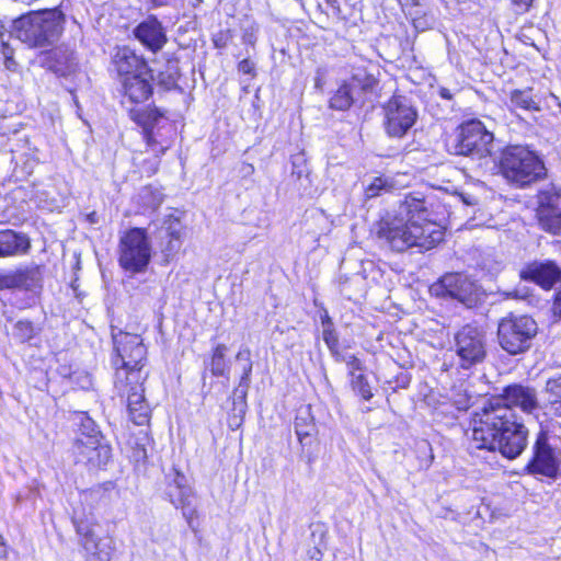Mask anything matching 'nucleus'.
<instances>
[{"label": "nucleus", "instance_id": "6", "mask_svg": "<svg viewBox=\"0 0 561 561\" xmlns=\"http://www.w3.org/2000/svg\"><path fill=\"white\" fill-rule=\"evenodd\" d=\"M500 168L504 178L519 187L530 185L547 175L545 162L538 152L522 145H511L503 149Z\"/></svg>", "mask_w": 561, "mask_h": 561}, {"label": "nucleus", "instance_id": "63", "mask_svg": "<svg viewBox=\"0 0 561 561\" xmlns=\"http://www.w3.org/2000/svg\"><path fill=\"white\" fill-rule=\"evenodd\" d=\"M414 210L423 211V210H426V208L424 206H420V207H416Z\"/></svg>", "mask_w": 561, "mask_h": 561}, {"label": "nucleus", "instance_id": "7", "mask_svg": "<svg viewBox=\"0 0 561 561\" xmlns=\"http://www.w3.org/2000/svg\"><path fill=\"white\" fill-rule=\"evenodd\" d=\"M538 334V323L528 314L507 313L497 322L496 340L508 355L527 353Z\"/></svg>", "mask_w": 561, "mask_h": 561}, {"label": "nucleus", "instance_id": "34", "mask_svg": "<svg viewBox=\"0 0 561 561\" xmlns=\"http://www.w3.org/2000/svg\"><path fill=\"white\" fill-rule=\"evenodd\" d=\"M511 103L513 106L525 111H538V103L533 96V90H514L511 92Z\"/></svg>", "mask_w": 561, "mask_h": 561}, {"label": "nucleus", "instance_id": "48", "mask_svg": "<svg viewBox=\"0 0 561 561\" xmlns=\"http://www.w3.org/2000/svg\"><path fill=\"white\" fill-rule=\"evenodd\" d=\"M504 296L511 299H526L530 296V290L527 286H518L511 291H505Z\"/></svg>", "mask_w": 561, "mask_h": 561}, {"label": "nucleus", "instance_id": "25", "mask_svg": "<svg viewBox=\"0 0 561 561\" xmlns=\"http://www.w3.org/2000/svg\"><path fill=\"white\" fill-rule=\"evenodd\" d=\"M347 84L360 96L362 94L374 93L378 87V79L365 65L352 66L351 77L345 80Z\"/></svg>", "mask_w": 561, "mask_h": 561}, {"label": "nucleus", "instance_id": "1", "mask_svg": "<svg viewBox=\"0 0 561 561\" xmlns=\"http://www.w3.org/2000/svg\"><path fill=\"white\" fill-rule=\"evenodd\" d=\"M537 390L523 383H512L502 393L489 399L471 417V454L499 451L507 459L517 458L527 447L528 430L518 421L513 408L527 414L540 408Z\"/></svg>", "mask_w": 561, "mask_h": 561}, {"label": "nucleus", "instance_id": "55", "mask_svg": "<svg viewBox=\"0 0 561 561\" xmlns=\"http://www.w3.org/2000/svg\"><path fill=\"white\" fill-rule=\"evenodd\" d=\"M458 91H459L458 89L450 90L446 87L437 88V94L439 95L440 99L446 100V101H451L454 99L455 93Z\"/></svg>", "mask_w": 561, "mask_h": 561}, {"label": "nucleus", "instance_id": "28", "mask_svg": "<svg viewBox=\"0 0 561 561\" xmlns=\"http://www.w3.org/2000/svg\"><path fill=\"white\" fill-rule=\"evenodd\" d=\"M360 96L345 81L333 92L329 100V107L334 111H347Z\"/></svg>", "mask_w": 561, "mask_h": 561}, {"label": "nucleus", "instance_id": "62", "mask_svg": "<svg viewBox=\"0 0 561 561\" xmlns=\"http://www.w3.org/2000/svg\"><path fill=\"white\" fill-rule=\"evenodd\" d=\"M525 44H528V45H531V46H535L534 43H530V39L529 37H526V39L524 41Z\"/></svg>", "mask_w": 561, "mask_h": 561}, {"label": "nucleus", "instance_id": "29", "mask_svg": "<svg viewBox=\"0 0 561 561\" xmlns=\"http://www.w3.org/2000/svg\"><path fill=\"white\" fill-rule=\"evenodd\" d=\"M164 198L161 190L153 185H147L139 190L136 195V204L148 210H158Z\"/></svg>", "mask_w": 561, "mask_h": 561}, {"label": "nucleus", "instance_id": "24", "mask_svg": "<svg viewBox=\"0 0 561 561\" xmlns=\"http://www.w3.org/2000/svg\"><path fill=\"white\" fill-rule=\"evenodd\" d=\"M543 402L540 405L548 417H561V374L547 379L543 388Z\"/></svg>", "mask_w": 561, "mask_h": 561}, {"label": "nucleus", "instance_id": "37", "mask_svg": "<svg viewBox=\"0 0 561 561\" xmlns=\"http://www.w3.org/2000/svg\"><path fill=\"white\" fill-rule=\"evenodd\" d=\"M242 43L245 45L254 46L257 39L259 25L250 18H244L241 21Z\"/></svg>", "mask_w": 561, "mask_h": 561}, {"label": "nucleus", "instance_id": "56", "mask_svg": "<svg viewBox=\"0 0 561 561\" xmlns=\"http://www.w3.org/2000/svg\"><path fill=\"white\" fill-rule=\"evenodd\" d=\"M320 319H321L322 331L334 327V323H333L331 317L329 316L328 311H324L323 314H321Z\"/></svg>", "mask_w": 561, "mask_h": 561}, {"label": "nucleus", "instance_id": "17", "mask_svg": "<svg viewBox=\"0 0 561 561\" xmlns=\"http://www.w3.org/2000/svg\"><path fill=\"white\" fill-rule=\"evenodd\" d=\"M519 277L550 290L561 284V267L551 260L533 261L520 270Z\"/></svg>", "mask_w": 561, "mask_h": 561}, {"label": "nucleus", "instance_id": "15", "mask_svg": "<svg viewBox=\"0 0 561 561\" xmlns=\"http://www.w3.org/2000/svg\"><path fill=\"white\" fill-rule=\"evenodd\" d=\"M145 381H129L126 387H115L118 396L126 398L130 421L136 425L149 422L150 408L145 398Z\"/></svg>", "mask_w": 561, "mask_h": 561}, {"label": "nucleus", "instance_id": "32", "mask_svg": "<svg viewBox=\"0 0 561 561\" xmlns=\"http://www.w3.org/2000/svg\"><path fill=\"white\" fill-rule=\"evenodd\" d=\"M78 435L76 439H101L104 438L95 422L85 413L78 414Z\"/></svg>", "mask_w": 561, "mask_h": 561}, {"label": "nucleus", "instance_id": "46", "mask_svg": "<svg viewBox=\"0 0 561 561\" xmlns=\"http://www.w3.org/2000/svg\"><path fill=\"white\" fill-rule=\"evenodd\" d=\"M382 190H385V181L381 178H376L365 191L366 198L378 196Z\"/></svg>", "mask_w": 561, "mask_h": 561}, {"label": "nucleus", "instance_id": "16", "mask_svg": "<svg viewBox=\"0 0 561 561\" xmlns=\"http://www.w3.org/2000/svg\"><path fill=\"white\" fill-rule=\"evenodd\" d=\"M133 36L153 54L159 53L168 43L167 28L154 14H149L141 20L133 28Z\"/></svg>", "mask_w": 561, "mask_h": 561}, {"label": "nucleus", "instance_id": "38", "mask_svg": "<svg viewBox=\"0 0 561 561\" xmlns=\"http://www.w3.org/2000/svg\"><path fill=\"white\" fill-rule=\"evenodd\" d=\"M542 227L554 234H561V213H538Z\"/></svg>", "mask_w": 561, "mask_h": 561}, {"label": "nucleus", "instance_id": "5", "mask_svg": "<svg viewBox=\"0 0 561 561\" xmlns=\"http://www.w3.org/2000/svg\"><path fill=\"white\" fill-rule=\"evenodd\" d=\"M147 348L137 334L119 331L113 334V355L111 363L115 369L114 387H126L129 381H145L147 373H142Z\"/></svg>", "mask_w": 561, "mask_h": 561}, {"label": "nucleus", "instance_id": "45", "mask_svg": "<svg viewBox=\"0 0 561 561\" xmlns=\"http://www.w3.org/2000/svg\"><path fill=\"white\" fill-rule=\"evenodd\" d=\"M236 359L243 362L242 370L249 369V375L252 374L253 363L251 359V351L248 347H242L236 355Z\"/></svg>", "mask_w": 561, "mask_h": 561}, {"label": "nucleus", "instance_id": "36", "mask_svg": "<svg viewBox=\"0 0 561 561\" xmlns=\"http://www.w3.org/2000/svg\"><path fill=\"white\" fill-rule=\"evenodd\" d=\"M13 337L21 343L28 342L37 334V329L28 320H19L13 327Z\"/></svg>", "mask_w": 561, "mask_h": 561}, {"label": "nucleus", "instance_id": "22", "mask_svg": "<svg viewBox=\"0 0 561 561\" xmlns=\"http://www.w3.org/2000/svg\"><path fill=\"white\" fill-rule=\"evenodd\" d=\"M30 249L31 240L26 233L0 230V257L25 255Z\"/></svg>", "mask_w": 561, "mask_h": 561}, {"label": "nucleus", "instance_id": "57", "mask_svg": "<svg viewBox=\"0 0 561 561\" xmlns=\"http://www.w3.org/2000/svg\"><path fill=\"white\" fill-rule=\"evenodd\" d=\"M8 556V547L3 539V537L0 535V561H7Z\"/></svg>", "mask_w": 561, "mask_h": 561}, {"label": "nucleus", "instance_id": "20", "mask_svg": "<svg viewBox=\"0 0 561 561\" xmlns=\"http://www.w3.org/2000/svg\"><path fill=\"white\" fill-rule=\"evenodd\" d=\"M112 65L119 81L127 76L148 73L151 70L145 58L128 46L117 47L112 57Z\"/></svg>", "mask_w": 561, "mask_h": 561}, {"label": "nucleus", "instance_id": "3", "mask_svg": "<svg viewBox=\"0 0 561 561\" xmlns=\"http://www.w3.org/2000/svg\"><path fill=\"white\" fill-rule=\"evenodd\" d=\"M152 71L142 75L127 76L122 79V105L128 111L129 117L142 128L147 145L153 148L158 141L154 128L159 126L163 114L157 107L139 106L148 101L153 93Z\"/></svg>", "mask_w": 561, "mask_h": 561}, {"label": "nucleus", "instance_id": "60", "mask_svg": "<svg viewBox=\"0 0 561 561\" xmlns=\"http://www.w3.org/2000/svg\"><path fill=\"white\" fill-rule=\"evenodd\" d=\"M215 46H216V47H224V46H225V43H221V41H220V39H216V41H215Z\"/></svg>", "mask_w": 561, "mask_h": 561}, {"label": "nucleus", "instance_id": "42", "mask_svg": "<svg viewBox=\"0 0 561 561\" xmlns=\"http://www.w3.org/2000/svg\"><path fill=\"white\" fill-rule=\"evenodd\" d=\"M251 375H249V369H243V374L240 377L239 383L233 390V397H240L241 399H247L248 390L250 388Z\"/></svg>", "mask_w": 561, "mask_h": 561}, {"label": "nucleus", "instance_id": "8", "mask_svg": "<svg viewBox=\"0 0 561 561\" xmlns=\"http://www.w3.org/2000/svg\"><path fill=\"white\" fill-rule=\"evenodd\" d=\"M494 136L479 119L463 122L455 137L448 142L449 151L454 154L482 160L492 152Z\"/></svg>", "mask_w": 561, "mask_h": 561}, {"label": "nucleus", "instance_id": "40", "mask_svg": "<svg viewBox=\"0 0 561 561\" xmlns=\"http://www.w3.org/2000/svg\"><path fill=\"white\" fill-rule=\"evenodd\" d=\"M352 387L364 400H370L373 392L366 377L362 374L352 377Z\"/></svg>", "mask_w": 561, "mask_h": 561}, {"label": "nucleus", "instance_id": "33", "mask_svg": "<svg viewBox=\"0 0 561 561\" xmlns=\"http://www.w3.org/2000/svg\"><path fill=\"white\" fill-rule=\"evenodd\" d=\"M309 168L307 159L302 152L291 156V176L300 183V187L306 190L311 181L309 179Z\"/></svg>", "mask_w": 561, "mask_h": 561}, {"label": "nucleus", "instance_id": "11", "mask_svg": "<svg viewBox=\"0 0 561 561\" xmlns=\"http://www.w3.org/2000/svg\"><path fill=\"white\" fill-rule=\"evenodd\" d=\"M151 252L146 229L131 228L121 237L118 264L127 273H142L150 263Z\"/></svg>", "mask_w": 561, "mask_h": 561}, {"label": "nucleus", "instance_id": "18", "mask_svg": "<svg viewBox=\"0 0 561 561\" xmlns=\"http://www.w3.org/2000/svg\"><path fill=\"white\" fill-rule=\"evenodd\" d=\"M111 446L105 438L76 439L73 444L76 461L90 465L92 468L105 466L111 458Z\"/></svg>", "mask_w": 561, "mask_h": 561}, {"label": "nucleus", "instance_id": "14", "mask_svg": "<svg viewBox=\"0 0 561 561\" xmlns=\"http://www.w3.org/2000/svg\"><path fill=\"white\" fill-rule=\"evenodd\" d=\"M43 287V272L36 264L0 272V290L37 293Z\"/></svg>", "mask_w": 561, "mask_h": 561}, {"label": "nucleus", "instance_id": "59", "mask_svg": "<svg viewBox=\"0 0 561 561\" xmlns=\"http://www.w3.org/2000/svg\"><path fill=\"white\" fill-rule=\"evenodd\" d=\"M242 171H243L245 174H250V173H252V172L254 171V168H253V165L248 164V165H245V167L243 168V170H242Z\"/></svg>", "mask_w": 561, "mask_h": 561}, {"label": "nucleus", "instance_id": "53", "mask_svg": "<svg viewBox=\"0 0 561 561\" xmlns=\"http://www.w3.org/2000/svg\"><path fill=\"white\" fill-rule=\"evenodd\" d=\"M534 0H512L517 13H525L529 10Z\"/></svg>", "mask_w": 561, "mask_h": 561}, {"label": "nucleus", "instance_id": "10", "mask_svg": "<svg viewBox=\"0 0 561 561\" xmlns=\"http://www.w3.org/2000/svg\"><path fill=\"white\" fill-rule=\"evenodd\" d=\"M430 291L438 298L456 300L468 309L477 308L485 300L482 287L461 273L443 275L431 285Z\"/></svg>", "mask_w": 561, "mask_h": 561}, {"label": "nucleus", "instance_id": "58", "mask_svg": "<svg viewBox=\"0 0 561 561\" xmlns=\"http://www.w3.org/2000/svg\"><path fill=\"white\" fill-rule=\"evenodd\" d=\"M95 215L96 213H88L85 215V220L89 222V224H95L98 220L95 218Z\"/></svg>", "mask_w": 561, "mask_h": 561}, {"label": "nucleus", "instance_id": "19", "mask_svg": "<svg viewBox=\"0 0 561 561\" xmlns=\"http://www.w3.org/2000/svg\"><path fill=\"white\" fill-rule=\"evenodd\" d=\"M78 534L83 536V548L88 554V561H111L115 552L114 539L110 536H99L94 529L78 525Z\"/></svg>", "mask_w": 561, "mask_h": 561}, {"label": "nucleus", "instance_id": "9", "mask_svg": "<svg viewBox=\"0 0 561 561\" xmlns=\"http://www.w3.org/2000/svg\"><path fill=\"white\" fill-rule=\"evenodd\" d=\"M561 466L560 437L540 427L531 446V458L526 470L530 474L557 478Z\"/></svg>", "mask_w": 561, "mask_h": 561}, {"label": "nucleus", "instance_id": "51", "mask_svg": "<svg viewBox=\"0 0 561 561\" xmlns=\"http://www.w3.org/2000/svg\"><path fill=\"white\" fill-rule=\"evenodd\" d=\"M238 70L244 75L254 76L255 65L249 58H244L238 64Z\"/></svg>", "mask_w": 561, "mask_h": 561}, {"label": "nucleus", "instance_id": "30", "mask_svg": "<svg viewBox=\"0 0 561 561\" xmlns=\"http://www.w3.org/2000/svg\"><path fill=\"white\" fill-rule=\"evenodd\" d=\"M561 187L547 184L537 194L538 207L535 210H559Z\"/></svg>", "mask_w": 561, "mask_h": 561}, {"label": "nucleus", "instance_id": "26", "mask_svg": "<svg viewBox=\"0 0 561 561\" xmlns=\"http://www.w3.org/2000/svg\"><path fill=\"white\" fill-rule=\"evenodd\" d=\"M41 67L48 69L57 76H66L70 72L72 62L66 51L55 48L41 53L37 56Z\"/></svg>", "mask_w": 561, "mask_h": 561}, {"label": "nucleus", "instance_id": "12", "mask_svg": "<svg viewBox=\"0 0 561 561\" xmlns=\"http://www.w3.org/2000/svg\"><path fill=\"white\" fill-rule=\"evenodd\" d=\"M454 350L460 368L471 369L482 364L486 357L485 332L476 324L463 325L455 334Z\"/></svg>", "mask_w": 561, "mask_h": 561}, {"label": "nucleus", "instance_id": "47", "mask_svg": "<svg viewBox=\"0 0 561 561\" xmlns=\"http://www.w3.org/2000/svg\"><path fill=\"white\" fill-rule=\"evenodd\" d=\"M3 26H0V30ZM5 34L0 32V43L2 46L1 53L5 59L7 67L10 68V62L13 60V49L10 47L9 43L4 39Z\"/></svg>", "mask_w": 561, "mask_h": 561}, {"label": "nucleus", "instance_id": "43", "mask_svg": "<svg viewBox=\"0 0 561 561\" xmlns=\"http://www.w3.org/2000/svg\"><path fill=\"white\" fill-rule=\"evenodd\" d=\"M168 147H161L157 152L158 154L154 156L153 159H148L144 162V168H145V171L148 173V175H152L154 174L158 169H159V164H160V156L161 154H164L165 150H167Z\"/></svg>", "mask_w": 561, "mask_h": 561}, {"label": "nucleus", "instance_id": "41", "mask_svg": "<svg viewBox=\"0 0 561 561\" xmlns=\"http://www.w3.org/2000/svg\"><path fill=\"white\" fill-rule=\"evenodd\" d=\"M167 488H191L187 485L186 477L178 469L172 468L165 476Z\"/></svg>", "mask_w": 561, "mask_h": 561}, {"label": "nucleus", "instance_id": "23", "mask_svg": "<svg viewBox=\"0 0 561 561\" xmlns=\"http://www.w3.org/2000/svg\"><path fill=\"white\" fill-rule=\"evenodd\" d=\"M165 494L176 508L182 510L188 527L195 531L196 508L193 505V490L191 488H165Z\"/></svg>", "mask_w": 561, "mask_h": 561}, {"label": "nucleus", "instance_id": "35", "mask_svg": "<svg viewBox=\"0 0 561 561\" xmlns=\"http://www.w3.org/2000/svg\"><path fill=\"white\" fill-rule=\"evenodd\" d=\"M314 424L308 411H301L295 419V432L301 444L312 436Z\"/></svg>", "mask_w": 561, "mask_h": 561}, {"label": "nucleus", "instance_id": "49", "mask_svg": "<svg viewBox=\"0 0 561 561\" xmlns=\"http://www.w3.org/2000/svg\"><path fill=\"white\" fill-rule=\"evenodd\" d=\"M322 336L325 345L329 347L336 346L339 344V334L335 328L325 329L322 331Z\"/></svg>", "mask_w": 561, "mask_h": 561}, {"label": "nucleus", "instance_id": "2", "mask_svg": "<svg viewBox=\"0 0 561 561\" xmlns=\"http://www.w3.org/2000/svg\"><path fill=\"white\" fill-rule=\"evenodd\" d=\"M410 213H385L374 229L390 248L403 252L410 248L430 250L444 239L443 227L431 220L419 222L409 217Z\"/></svg>", "mask_w": 561, "mask_h": 561}, {"label": "nucleus", "instance_id": "64", "mask_svg": "<svg viewBox=\"0 0 561 561\" xmlns=\"http://www.w3.org/2000/svg\"><path fill=\"white\" fill-rule=\"evenodd\" d=\"M71 287L73 288V290H76V289H77L76 280H75V282H72Z\"/></svg>", "mask_w": 561, "mask_h": 561}, {"label": "nucleus", "instance_id": "50", "mask_svg": "<svg viewBox=\"0 0 561 561\" xmlns=\"http://www.w3.org/2000/svg\"><path fill=\"white\" fill-rule=\"evenodd\" d=\"M347 368H348V374L354 377L356 376L355 375V371L356 370H362L363 369V365H362V362L353 354H350L347 355V359L345 362Z\"/></svg>", "mask_w": 561, "mask_h": 561}, {"label": "nucleus", "instance_id": "61", "mask_svg": "<svg viewBox=\"0 0 561 561\" xmlns=\"http://www.w3.org/2000/svg\"><path fill=\"white\" fill-rule=\"evenodd\" d=\"M20 1L25 4H31V3L35 2L36 0H20Z\"/></svg>", "mask_w": 561, "mask_h": 561}, {"label": "nucleus", "instance_id": "39", "mask_svg": "<svg viewBox=\"0 0 561 561\" xmlns=\"http://www.w3.org/2000/svg\"><path fill=\"white\" fill-rule=\"evenodd\" d=\"M499 226L490 213H480L479 217L474 216L466 222V229L468 230L477 227L497 228Z\"/></svg>", "mask_w": 561, "mask_h": 561}, {"label": "nucleus", "instance_id": "13", "mask_svg": "<svg viewBox=\"0 0 561 561\" xmlns=\"http://www.w3.org/2000/svg\"><path fill=\"white\" fill-rule=\"evenodd\" d=\"M385 130L389 137L403 138L415 125L419 112L412 101L393 95L385 105Z\"/></svg>", "mask_w": 561, "mask_h": 561}, {"label": "nucleus", "instance_id": "4", "mask_svg": "<svg viewBox=\"0 0 561 561\" xmlns=\"http://www.w3.org/2000/svg\"><path fill=\"white\" fill-rule=\"evenodd\" d=\"M65 14L58 8L30 12L12 22L8 38L15 37L30 47L54 45L65 28Z\"/></svg>", "mask_w": 561, "mask_h": 561}, {"label": "nucleus", "instance_id": "54", "mask_svg": "<svg viewBox=\"0 0 561 561\" xmlns=\"http://www.w3.org/2000/svg\"><path fill=\"white\" fill-rule=\"evenodd\" d=\"M329 351L335 362H337V363L346 362L348 354H344L340 351V344H337L336 346L329 347Z\"/></svg>", "mask_w": 561, "mask_h": 561}, {"label": "nucleus", "instance_id": "27", "mask_svg": "<svg viewBox=\"0 0 561 561\" xmlns=\"http://www.w3.org/2000/svg\"><path fill=\"white\" fill-rule=\"evenodd\" d=\"M164 66L163 69L158 70L157 80L158 84L165 90H171L178 87L180 79V66L179 58L174 54H163Z\"/></svg>", "mask_w": 561, "mask_h": 561}, {"label": "nucleus", "instance_id": "21", "mask_svg": "<svg viewBox=\"0 0 561 561\" xmlns=\"http://www.w3.org/2000/svg\"><path fill=\"white\" fill-rule=\"evenodd\" d=\"M167 224L168 225L161 227L159 231V236L161 239V263L163 265H168L175 259V256L178 255L182 248V238L184 234V228L178 218L172 219V216H170V219Z\"/></svg>", "mask_w": 561, "mask_h": 561}, {"label": "nucleus", "instance_id": "52", "mask_svg": "<svg viewBox=\"0 0 561 561\" xmlns=\"http://www.w3.org/2000/svg\"><path fill=\"white\" fill-rule=\"evenodd\" d=\"M552 317L556 321L561 320V291L554 295V300L551 307Z\"/></svg>", "mask_w": 561, "mask_h": 561}, {"label": "nucleus", "instance_id": "31", "mask_svg": "<svg viewBox=\"0 0 561 561\" xmlns=\"http://www.w3.org/2000/svg\"><path fill=\"white\" fill-rule=\"evenodd\" d=\"M228 346L226 344H217L211 352L209 369L215 377H226L229 374V364L227 359Z\"/></svg>", "mask_w": 561, "mask_h": 561}, {"label": "nucleus", "instance_id": "44", "mask_svg": "<svg viewBox=\"0 0 561 561\" xmlns=\"http://www.w3.org/2000/svg\"><path fill=\"white\" fill-rule=\"evenodd\" d=\"M247 407H248L247 399H241L240 397H233V402H232L233 416H232V419L233 420L239 419L241 422L243 416L245 415Z\"/></svg>", "mask_w": 561, "mask_h": 561}]
</instances>
